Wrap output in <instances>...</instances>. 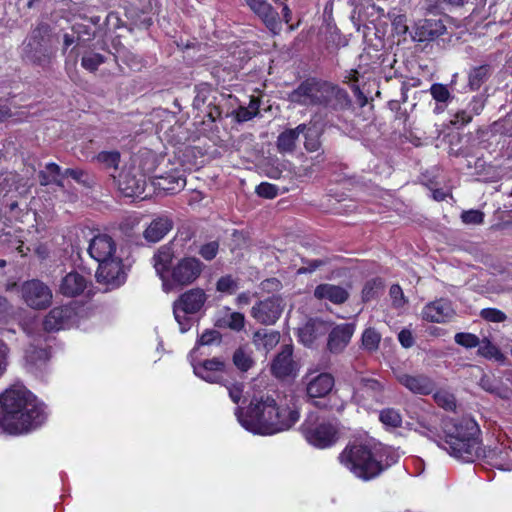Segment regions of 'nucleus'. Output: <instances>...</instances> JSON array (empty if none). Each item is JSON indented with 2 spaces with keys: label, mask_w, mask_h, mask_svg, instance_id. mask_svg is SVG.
I'll list each match as a JSON object with an SVG mask.
<instances>
[{
  "label": "nucleus",
  "mask_w": 512,
  "mask_h": 512,
  "mask_svg": "<svg viewBox=\"0 0 512 512\" xmlns=\"http://www.w3.org/2000/svg\"><path fill=\"white\" fill-rule=\"evenodd\" d=\"M48 413L43 402L22 385L0 395V433L19 435L45 423Z\"/></svg>",
  "instance_id": "obj_1"
},
{
  "label": "nucleus",
  "mask_w": 512,
  "mask_h": 512,
  "mask_svg": "<svg viewBox=\"0 0 512 512\" xmlns=\"http://www.w3.org/2000/svg\"><path fill=\"white\" fill-rule=\"evenodd\" d=\"M417 431L437 443L450 456L463 462H473L481 454L477 422L468 416L449 418L443 423L444 438L438 436L435 425L424 419L418 421Z\"/></svg>",
  "instance_id": "obj_2"
},
{
  "label": "nucleus",
  "mask_w": 512,
  "mask_h": 512,
  "mask_svg": "<svg viewBox=\"0 0 512 512\" xmlns=\"http://www.w3.org/2000/svg\"><path fill=\"white\" fill-rule=\"evenodd\" d=\"M235 415L245 430L259 435H273L288 430L300 417L296 408L278 406L270 396L254 397L245 413L236 408Z\"/></svg>",
  "instance_id": "obj_3"
},
{
  "label": "nucleus",
  "mask_w": 512,
  "mask_h": 512,
  "mask_svg": "<svg viewBox=\"0 0 512 512\" xmlns=\"http://www.w3.org/2000/svg\"><path fill=\"white\" fill-rule=\"evenodd\" d=\"M91 258L98 262L96 277L98 282L108 286L119 287L126 280L122 258L117 254L114 239L107 234L94 236L88 246Z\"/></svg>",
  "instance_id": "obj_4"
},
{
  "label": "nucleus",
  "mask_w": 512,
  "mask_h": 512,
  "mask_svg": "<svg viewBox=\"0 0 512 512\" xmlns=\"http://www.w3.org/2000/svg\"><path fill=\"white\" fill-rule=\"evenodd\" d=\"M339 458L356 477L365 481L377 477L384 470L378 453L364 444L346 447Z\"/></svg>",
  "instance_id": "obj_5"
},
{
  "label": "nucleus",
  "mask_w": 512,
  "mask_h": 512,
  "mask_svg": "<svg viewBox=\"0 0 512 512\" xmlns=\"http://www.w3.org/2000/svg\"><path fill=\"white\" fill-rule=\"evenodd\" d=\"M204 267L205 265L193 256L179 259L164 279L163 290L168 293L193 284L202 274Z\"/></svg>",
  "instance_id": "obj_6"
},
{
  "label": "nucleus",
  "mask_w": 512,
  "mask_h": 512,
  "mask_svg": "<svg viewBox=\"0 0 512 512\" xmlns=\"http://www.w3.org/2000/svg\"><path fill=\"white\" fill-rule=\"evenodd\" d=\"M207 300L205 291L201 288H192L182 293L173 303V314L180 331L187 332L193 325L192 315L198 313Z\"/></svg>",
  "instance_id": "obj_7"
},
{
  "label": "nucleus",
  "mask_w": 512,
  "mask_h": 512,
  "mask_svg": "<svg viewBox=\"0 0 512 512\" xmlns=\"http://www.w3.org/2000/svg\"><path fill=\"white\" fill-rule=\"evenodd\" d=\"M55 49L52 45L50 36L46 33V29L38 27L23 43V58L35 65L46 67L52 57Z\"/></svg>",
  "instance_id": "obj_8"
},
{
  "label": "nucleus",
  "mask_w": 512,
  "mask_h": 512,
  "mask_svg": "<svg viewBox=\"0 0 512 512\" xmlns=\"http://www.w3.org/2000/svg\"><path fill=\"white\" fill-rule=\"evenodd\" d=\"M305 439L317 448H328L337 440L336 425L318 415L311 413L302 424Z\"/></svg>",
  "instance_id": "obj_9"
},
{
  "label": "nucleus",
  "mask_w": 512,
  "mask_h": 512,
  "mask_svg": "<svg viewBox=\"0 0 512 512\" xmlns=\"http://www.w3.org/2000/svg\"><path fill=\"white\" fill-rule=\"evenodd\" d=\"M352 399L366 408H371L373 404H383L384 385L376 379L363 377L355 388Z\"/></svg>",
  "instance_id": "obj_10"
},
{
  "label": "nucleus",
  "mask_w": 512,
  "mask_h": 512,
  "mask_svg": "<svg viewBox=\"0 0 512 512\" xmlns=\"http://www.w3.org/2000/svg\"><path fill=\"white\" fill-rule=\"evenodd\" d=\"M117 183L118 189L125 197H142L145 192L146 178L135 167L124 168L118 176L111 174Z\"/></svg>",
  "instance_id": "obj_11"
},
{
  "label": "nucleus",
  "mask_w": 512,
  "mask_h": 512,
  "mask_svg": "<svg viewBox=\"0 0 512 512\" xmlns=\"http://www.w3.org/2000/svg\"><path fill=\"white\" fill-rule=\"evenodd\" d=\"M21 296L24 302L33 309H45L52 302L50 288L39 280H30L23 283Z\"/></svg>",
  "instance_id": "obj_12"
},
{
  "label": "nucleus",
  "mask_w": 512,
  "mask_h": 512,
  "mask_svg": "<svg viewBox=\"0 0 512 512\" xmlns=\"http://www.w3.org/2000/svg\"><path fill=\"white\" fill-rule=\"evenodd\" d=\"M283 309L282 299L273 296L257 302L251 309V316L261 324L272 325L280 318Z\"/></svg>",
  "instance_id": "obj_13"
},
{
  "label": "nucleus",
  "mask_w": 512,
  "mask_h": 512,
  "mask_svg": "<svg viewBox=\"0 0 512 512\" xmlns=\"http://www.w3.org/2000/svg\"><path fill=\"white\" fill-rule=\"evenodd\" d=\"M305 384L309 398H323L332 391L335 379L332 374L327 372L319 374L309 372L305 376Z\"/></svg>",
  "instance_id": "obj_14"
},
{
  "label": "nucleus",
  "mask_w": 512,
  "mask_h": 512,
  "mask_svg": "<svg viewBox=\"0 0 512 512\" xmlns=\"http://www.w3.org/2000/svg\"><path fill=\"white\" fill-rule=\"evenodd\" d=\"M75 317V309L71 306L54 307L44 318L43 327L49 332L66 329L73 325Z\"/></svg>",
  "instance_id": "obj_15"
},
{
  "label": "nucleus",
  "mask_w": 512,
  "mask_h": 512,
  "mask_svg": "<svg viewBox=\"0 0 512 512\" xmlns=\"http://www.w3.org/2000/svg\"><path fill=\"white\" fill-rule=\"evenodd\" d=\"M355 328L354 323H341L334 326L328 335L327 350L332 354L342 353L350 343Z\"/></svg>",
  "instance_id": "obj_16"
},
{
  "label": "nucleus",
  "mask_w": 512,
  "mask_h": 512,
  "mask_svg": "<svg viewBox=\"0 0 512 512\" xmlns=\"http://www.w3.org/2000/svg\"><path fill=\"white\" fill-rule=\"evenodd\" d=\"M91 284L88 275L78 271H71L62 277L59 284V293L65 297H76L84 293Z\"/></svg>",
  "instance_id": "obj_17"
},
{
  "label": "nucleus",
  "mask_w": 512,
  "mask_h": 512,
  "mask_svg": "<svg viewBox=\"0 0 512 512\" xmlns=\"http://www.w3.org/2000/svg\"><path fill=\"white\" fill-rule=\"evenodd\" d=\"M397 381L413 394L428 395L435 389L434 381L427 375H412L404 372L396 374Z\"/></svg>",
  "instance_id": "obj_18"
},
{
  "label": "nucleus",
  "mask_w": 512,
  "mask_h": 512,
  "mask_svg": "<svg viewBox=\"0 0 512 512\" xmlns=\"http://www.w3.org/2000/svg\"><path fill=\"white\" fill-rule=\"evenodd\" d=\"M196 376L209 383H222L224 379L225 363L219 358L205 360L201 363H192Z\"/></svg>",
  "instance_id": "obj_19"
},
{
  "label": "nucleus",
  "mask_w": 512,
  "mask_h": 512,
  "mask_svg": "<svg viewBox=\"0 0 512 512\" xmlns=\"http://www.w3.org/2000/svg\"><path fill=\"white\" fill-rule=\"evenodd\" d=\"M246 3L272 33L277 34L280 31L278 13L266 0H246Z\"/></svg>",
  "instance_id": "obj_20"
},
{
  "label": "nucleus",
  "mask_w": 512,
  "mask_h": 512,
  "mask_svg": "<svg viewBox=\"0 0 512 512\" xmlns=\"http://www.w3.org/2000/svg\"><path fill=\"white\" fill-rule=\"evenodd\" d=\"M451 303L446 299H439L427 304L422 310L423 319L433 323H443L453 316Z\"/></svg>",
  "instance_id": "obj_21"
},
{
  "label": "nucleus",
  "mask_w": 512,
  "mask_h": 512,
  "mask_svg": "<svg viewBox=\"0 0 512 512\" xmlns=\"http://www.w3.org/2000/svg\"><path fill=\"white\" fill-rule=\"evenodd\" d=\"M446 28L441 20L424 19L417 23L414 39L419 42L432 41L444 34Z\"/></svg>",
  "instance_id": "obj_22"
},
{
  "label": "nucleus",
  "mask_w": 512,
  "mask_h": 512,
  "mask_svg": "<svg viewBox=\"0 0 512 512\" xmlns=\"http://www.w3.org/2000/svg\"><path fill=\"white\" fill-rule=\"evenodd\" d=\"M293 349L290 345H284L281 351L274 358L271 370L278 377L283 378L291 375L295 370V363L292 359Z\"/></svg>",
  "instance_id": "obj_23"
},
{
  "label": "nucleus",
  "mask_w": 512,
  "mask_h": 512,
  "mask_svg": "<svg viewBox=\"0 0 512 512\" xmlns=\"http://www.w3.org/2000/svg\"><path fill=\"white\" fill-rule=\"evenodd\" d=\"M173 228V220L167 215L154 218L143 235L148 242L156 243L163 239Z\"/></svg>",
  "instance_id": "obj_24"
},
{
  "label": "nucleus",
  "mask_w": 512,
  "mask_h": 512,
  "mask_svg": "<svg viewBox=\"0 0 512 512\" xmlns=\"http://www.w3.org/2000/svg\"><path fill=\"white\" fill-rule=\"evenodd\" d=\"M173 257L174 250L172 248V243L161 246L153 256V267L156 271V274L162 280V284L164 283V279H166L169 274L168 269L171 265Z\"/></svg>",
  "instance_id": "obj_25"
},
{
  "label": "nucleus",
  "mask_w": 512,
  "mask_h": 512,
  "mask_svg": "<svg viewBox=\"0 0 512 512\" xmlns=\"http://www.w3.org/2000/svg\"><path fill=\"white\" fill-rule=\"evenodd\" d=\"M306 131V124H300L296 128L287 129L279 134L277 138V149L280 153H293L296 143L301 134Z\"/></svg>",
  "instance_id": "obj_26"
},
{
  "label": "nucleus",
  "mask_w": 512,
  "mask_h": 512,
  "mask_svg": "<svg viewBox=\"0 0 512 512\" xmlns=\"http://www.w3.org/2000/svg\"><path fill=\"white\" fill-rule=\"evenodd\" d=\"M317 299H327L334 304L344 303L348 299V292L340 286L332 284H320L314 290Z\"/></svg>",
  "instance_id": "obj_27"
},
{
  "label": "nucleus",
  "mask_w": 512,
  "mask_h": 512,
  "mask_svg": "<svg viewBox=\"0 0 512 512\" xmlns=\"http://www.w3.org/2000/svg\"><path fill=\"white\" fill-rule=\"evenodd\" d=\"M49 357L50 355L47 349L30 346L25 352V359L28 370L33 373L37 370H40L43 366H45L46 362L49 360Z\"/></svg>",
  "instance_id": "obj_28"
},
{
  "label": "nucleus",
  "mask_w": 512,
  "mask_h": 512,
  "mask_svg": "<svg viewBox=\"0 0 512 512\" xmlns=\"http://www.w3.org/2000/svg\"><path fill=\"white\" fill-rule=\"evenodd\" d=\"M314 89V79H308L302 82L294 91L291 92L289 99L291 102L300 105H313Z\"/></svg>",
  "instance_id": "obj_29"
},
{
  "label": "nucleus",
  "mask_w": 512,
  "mask_h": 512,
  "mask_svg": "<svg viewBox=\"0 0 512 512\" xmlns=\"http://www.w3.org/2000/svg\"><path fill=\"white\" fill-rule=\"evenodd\" d=\"M253 344L257 349L270 351L280 341V333L274 330L260 329L253 334Z\"/></svg>",
  "instance_id": "obj_30"
},
{
  "label": "nucleus",
  "mask_w": 512,
  "mask_h": 512,
  "mask_svg": "<svg viewBox=\"0 0 512 512\" xmlns=\"http://www.w3.org/2000/svg\"><path fill=\"white\" fill-rule=\"evenodd\" d=\"M217 326L239 332L243 330L245 326V316L240 312L231 311V309L225 308L221 317L217 320Z\"/></svg>",
  "instance_id": "obj_31"
},
{
  "label": "nucleus",
  "mask_w": 512,
  "mask_h": 512,
  "mask_svg": "<svg viewBox=\"0 0 512 512\" xmlns=\"http://www.w3.org/2000/svg\"><path fill=\"white\" fill-rule=\"evenodd\" d=\"M39 182L43 186L56 184L63 186L61 168L56 163H48L45 168L39 172Z\"/></svg>",
  "instance_id": "obj_32"
},
{
  "label": "nucleus",
  "mask_w": 512,
  "mask_h": 512,
  "mask_svg": "<svg viewBox=\"0 0 512 512\" xmlns=\"http://www.w3.org/2000/svg\"><path fill=\"white\" fill-rule=\"evenodd\" d=\"M329 93H332V99L329 100L327 108L332 110H342L350 105V99L345 90L338 86L331 85Z\"/></svg>",
  "instance_id": "obj_33"
},
{
  "label": "nucleus",
  "mask_w": 512,
  "mask_h": 512,
  "mask_svg": "<svg viewBox=\"0 0 512 512\" xmlns=\"http://www.w3.org/2000/svg\"><path fill=\"white\" fill-rule=\"evenodd\" d=\"M321 322L318 320L308 321L299 329V339L305 346H311L319 335Z\"/></svg>",
  "instance_id": "obj_34"
},
{
  "label": "nucleus",
  "mask_w": 512,
  "mask_h": 512,
  "mask_svg": "<svg viewBox=\"0 0 512 512\" xmlns=\"http://www.w3.org/2000/svg\"><path fill=\"white\" fill-rule=\"evenodd\" d=\"M379 420L388 430L401 427L403 422L401 413L395 408L382 409L379 413Z\"/></svg>",
  "instance_id": "obj_35"
},
{
  "label": "nucleus",
  "mask_w": 512,
  "mask_h": 512,
  "mask_svg": "<svg viewBox=\"0 0 512 512\" xmlns=\"http://www.w3.org/2000/svg\"><path fill=\"white\" fill-rule=\"evenodd\" d=\"M477 352L478 355L486 359H493L498 362L504 361L505 358L504 355L499 350V348L486 337L480 340Z\"/></svg>",
  "instance_id": "obj_36"
},
{
  "label": "nucleus",
  "mask_w": 512,
  "mask_h": 512,
  "mask_svg": "<svg viewBox=\"0 0 512 512\" xmlns=\"http://www.w3.org/2000/svg\"><path fill=\"white\" fill-rule=\"evenodd\" d=\"M15 331L8 328H0V376L4 373L7 367V354L8 348L5 345V340H11Z\"/></svg>",
  "instance_id": "obj_37"
},
{
  "label": "nucleus",
  "mask_w": 512,
  "mask_h": 512,
  "mask_svg": "<svg viewBox=\"0 0 512 512\" xmlns=\"http://www.w3.org/2000/svg\"><path fill=\"white\" fill-rule=\"evenodd\" d=\"M489 76V67L482 65L473 68L469 73V86L472 90H477L487 80Z\"/></svg>",
  "instance_id": "obj_38"
},
{
  "label": "nucleus",
  "mask_w": 512,
  "mask_h": 512,
  "mask_svg": "<svg viewBox=\"0 0 512 512\" xmlns=\"http://www.w3.org/2000/svg\"><path fill=\"white\" fill-rule=\"evenodd\" d=\"M362 346L369 352L376 351L381 341V335L374 328H367L362 334Z\"/></svg>",
  "instance_id": "obj_39"
},
{
  "label": "nucleus",
  "mask_w": 512,
  "mask_h": 512,
  "mask_svg": "<svg viewBox=\"0 0 512 512\" xmlns=\"http://www.w3.org/2000/svg\"><path fill=\"white\" fill-rule=\"evenodd\" d=\"M259 113V103L255 99H251L247 107H239L235 112L238 122H246L254 118Z\"/></svg>",
  "instance_id": "obj_40"
},
{
  "label": "nucleus",
  "mask_w": 512,
  "mask_h": 512,
  "mask_svg": "<svg viewBox=\"0 0 512 512\" xmlns=\"http://www.w3.org/2000/svg\"><path fill=\"white\" fill-rule=\"evenodd\" d=\"M163 183H159V185L166 191L175 192L181 190L186 185V180L182 175H167L165 177H161Z\"/></svg>",
  "instance_id": "obj_41"
},
{
  "label": "nucleus",
  "mask_w": 512,
  "mask_h": 512,
  "mask_svg": "<svg viewBox=\"0 0 512 512\" xmlns=\"http://www.w3.org/2000/svg\"><path fill=\"white\" fill-rule=\"evenodd\" d=\"M97 160L106 168L116 172L120 163V153L118 151H102L97 155Z\"/></svg>",
  "instance_id": "obj_42"
},
{
  "label": "nucleus",
  "mask_w": 512,
  "mask_h": 512,
  "mask_svg": "<svg viewBox=\"0 0 512 512\" xmlns=\"http://www.w3.org/2000/svg\"><path fill=\"white\" fill-rule=\"evenodd\" d=\"M233 363L241 371H248L253 365L251 355L243 348H238L233 354Z\"/></svg>",
  "instance_id": "obj_43"
},
{
  "label": "nucleus",
  "mask_w": 512,
  "mask_h": 512,
  "mask_svg": "<svg viewBox=\"0 0 512 512\" xmlns=\"http://www.w3.org/2000/svg\"><path fill=\"white\" fill-rule=\"evenodd\" d=\"M383 289V282L380 278H375L366 282L362 290V299L369 301L379 295Z\"/></svg>",
  "instance_id": "obj_44"
},
{
  "label": "nucleus",
  "mask_w": 512,
  "mask_h": 512,
  "mask_svg": "<svg viewBox=\"0 0 512 512\" xmlns=\"http://www.w3.org/2000/svg\"><path fill=\"white\" fill-rule=\"evenodd\" d=\"M435 402L445 410H454L456 400L452 393L446 390H439L433 395Z\"/></svg>",
  "instance_id": "obj_45"
},
{
  "label": "nucleus",
  "mask_w": 512,
  "mask_h": 512,
  "mask_svg": "<svg viewBox=\"0 0 512 512\" xmlns=\"http://www.w3.org/2000/svg\"><path fill=\"white\" fill-rule=\"evenodd\" d=\"M454 341L467 349L475 348L480 344V339L478 336L472 333L460 332L456 333L454 336Z\"/></svg>",
  "instance_id": "obj_46"
},
{
  "label": "nucleus",
  "mask_w": 512,
  "mask_h": 512,
  "mask_svg": "<svg viewBox=\"0 0 512 512\" xmlns=\"http://www.w3.org/2000/svg\"><path fill=\"white\" fill-rule=\"evenodd\" d=\"M104 62V57L99 53L85 54L81 59V65L84 69L94 72Z\"/></svg>",
  "instance_id": "obj_47"
},
{
  "label": "nucleus",
  "mask_w": 512,
  "mask_h": 512,
  "mask_svg": "<svg viewBox=\"0 0 512 512\" xmlns=\"http://www.w3.org/2000/svg\"><path fill=\"white\" fill-rule=\"evenodd\" d=\"M430 93L437 102L439 103H446L451 98V94L448 90V88L439 83H435L430 87Z\"/></svg>",
  "instance_id": "obj_48"
},
{
  "label": "nucleus",
  "mask_w": 512,
  "mask_h": 512,
  "mask_svg": "<svg viewBox=\"0 0 512 512\" xmlns=\"http://www.w3.org/2000/svg\"><path fill=\"white\" fill-rule=\"evenodd\" d=\"M332 84L327 82H320L314 79V92H313V105H322L325 98V93H329V88Z\"/></svg>",
  "instance_id": "obj_49"
},
{
  "label": "nucleus",
  "mask_w": 512,
  "mask_h": 512,
  "mask_svg": "<svg viewBox=\"0 0 512 512\" xmlns=\"http://www.w3.org/2000/svg\"><path fill=\"white\" fill-rule=\"evenodd\" d=\"M238 288L237 282L230 275L221 277L216 284V289L222 293H234Z\"/></svg>",
  "instance_id": "obj_50"
},
{
  "label": "nucleus",
  "mask_w": 512,
  "mask_h": 512,
  "mask_svg": "<svg viewBox=\"0 0 512 512\" xmlns=\"http://www.w3.org/2000/svg\"><path fill=\"white\" fill-rule=\"evenodd\" d=\"M480 316L488 322L500 323L506 320V315L496 308H485L480 312Z\"/></svg>",
  "instance_id": "obj_51"
},
{
  "label": "nucleus",
  "mask_w": 512,
  "mask_h": 512,
  "mask_svg": "<svg viewBox=\"0 0 512 512\" xmlns=\"http://www.w3.org/2000/svg\"><path fill=\"white\" fill-rule=\"evenodd\" d=\"M303 135L305 137L304 146L306 150L310 152L317 151L320 147V141L316 131L306 126V131L303 133Z\"/></svg>",
  "instance_id": "obj_52"
},
{
  "label": "nucleus",
  "mask_w": 512,
  "mask_h": 512,
  "mask_svg": "<svg viewBox=\"0 0 512 512\" xmlns=\"http://www.w3.org/2000/svg\"><path fill=\"white\" fill-rule=\"evenodd\" d=\"M220 384L227 388L230 399L234 403H239L243 394V384L229 383L227 380H225V378L223 379V382Z\"/></svg>",
  "instance_id": "obj_53"
},
{
  "label": "nucleus",
  "mask_w": 512,
  "mask_h": 512,
  "mask_svg": "<svg viewBox=\"0 0 512 512\" xmlns=\"http://www.w3.org/2000/svg\"><path fill=\"white\" fill-rule=\"evenodd\" d=\"M218 250H219L218 242L211 241V242H208V243L202 245L200 247L198 253L203 259H205L207 261H211L216 257Z\"/></svg>",
  "instance_id": "obj_54"
},
{
  "label": "nucleus",
  "mask_w": 512,
  "mask_h": 512,
  "mask_svg": "<svg viewBox=\"0 0 512 512\" xmlns=\"http://www.w3.org/2000/svg\"><path fill=\"white\" fill-rule=\"evenodd\" d=\"M220 341V333L217 330H206L198 338L197 346L212 345L214 343H220Z\"/></svg>",
  "instance_id": "obj_55"
},
{
  "label": "nucleus",
  "mask_w": 512,
  "mask_h": 512,
  "mask_svg": "<svg viewBox=\"0 0 512 512\" xmlns=\"http://www.w3.org/2000/svg\"><path fill=\"white\" fill-rule=\"evenodd\" d=\"M15 316L14 307L8 302L5 297L0 296V322L7 323Z\"/></svg>",
  "instance_id": "obj_56"
},
{
  "label": "nucleus",
  "mask_w": 512,
  "mask_h": 512,
  "mask_svg": "<svg viewBox=\"0 0 512 512\" xmlns=\"http://www.w3.org/2000/svg\"><path fill=\"white\" fill-rule=\"evenodd\" d=\"M278 187L274 184L262 182L256 187V193L263 198L272 199L278 195Z\"/></svg>",
  "instance_id": "obj_57"
},
{
  "label": "nucleus",
  "mask_w": 512,
  "mask_h": 512,
  "mask_svg": "<svg viewBox=\"0 0 512 512\" xmlns=\"http://www.w3.org/2000/svg\"><path fill=\"white\" fill-rule=\"evenodd\" d=\"M461 219L465 224L478 225L484 220V214L479 210L464 211L461 214Z\"/></svg>",
  "instance_id": "obj_58"
},
{
  "label": "nucleus",
  "mask_w": 512,
  "mask_h": 512,
  "mask_svg": "<svg viewBox=\"0 0 512 512\" xmlns=\"http://www.w3.org/2000/svg\"><path fill=\"white\" fill-rule=\"evenodd\" d=\"M392 25L399 34H405L408 31L406 16L403 14L395 15L392 19Z\"/></svg>",
  "instance_id": "obj_59"
},
{
  "label": "nucleus",
  "mask_w": 512,
  "mask_h": 512,
  "mask_svg": "<svg viewBox=\"0 0 512 512\" xmlns=\"http://www.w3.org/2000/svg\"><path fill=\"white\" fill-rule=\"evenodd\" d=\"M390 296L395 306L400 307L404 303L403 291L399 285H392L390 287Z\"/></svg>",
  "instance_id": "obj_60"
},
{
  "label": "nucleus",
  "mask_w": 512,
  "mask_h": 512,
  "mask_svg": "<svg viewBox=\"0 0 512 512\" xmlns=\"http://www.w3.org/2000/svg\"><path fill=\"white\" fill-rule=\"evenodd\" d=\"M473 116L472 113L466 110H461L457 112L454 116V120H452V123L457 125H465L469 123L472 120Z\"/></svg>",
  "instance_id": "obj_61"
},
{
  "label": "nucleus",
  "mask_w": 512,
  "mask_h": 512,
  "mask_svg": "<svg viewBox=\"0 0 512 512\" xmlns=\"http://www.w3.org/2000/svg\"><path fill=\"white\" fill-rule=\"evenodd\" d=\"M483 108L484 102L479 97H474L467 107L468 111L472 113V116L479 115Z\"/></svg>",
  "instance_id": "obj_62"
},
{
  "label": "nucleus",
  "mask_w": 512,
  "mask_h": 512,
  "mask_svg": "<svg viewBox=\"0 0 512 512\" xmlns=\"http://www.w3.org/2000/svg\"><path fill=\"white\" fill-rule=\"evenodd\" d=\"M398 339L401 345L405 348L411 347L414 343L413 336L409 330H402L398 334Z\"/></svg>",
  "instance_id": "obj_63"
},
{
  "label": "nucleus",
  "mask_w": 512,
  "mask_h": 512,
  "mask_svg": "<svg viewBox=\"0 0 512 512\" xmlns=\"http://www.w3.org/2000/svg\"><path fill=\"white\" fill-rule=\"evenodd\" d=\"M321 265H323V261H321V260L309 261L308 266L299 268L298 273L299 274L311 273V272L315 271Z\"/></svg>",
  "instance_id": "obj_64"
}]
</instances>
